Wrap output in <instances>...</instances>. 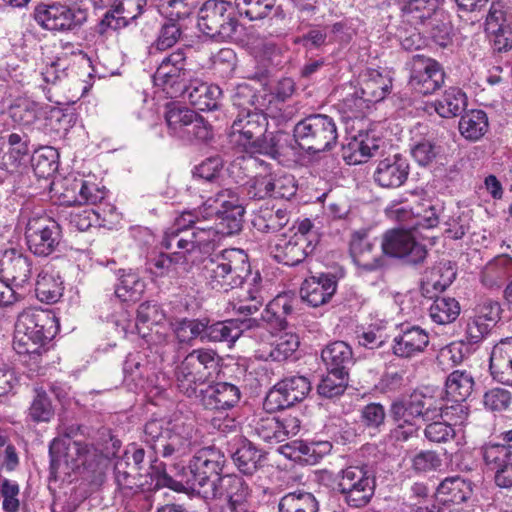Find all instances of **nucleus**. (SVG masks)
Listing matches in <instances>:
<instances>
[{
    "label": "nucleus",
    "mask_w": 512,
    "mask_h": 512,
    "mask_svg": "<svg viewBox=\"0 0 512 512\" xmlns=\"http://www.w3.org/2000/svg\"><path fill=\"white\" fill-rule=\"evenodd\" d=\"M28 416L37 423L49 422L54 416L51 400L42 387L34 388V397L29 407Z\"/></svg>",
    "instance_id": "58"
},
{
    "label": "nucleus",
    "mask_w": 512,
    "mask_h": 512,
    "mask_svg": "<svg viewBox=\"0 0 512 512\" xmlns=\"http://www.w3.org/2000/svg\"><path fill=\"white\" fill-rule=\"evenodd\" d=\"M263 454L253 443L243 442L232 454V459L239 469L245 475H252L260 466Z\"/></svg>",
    "instance_id": "48"
},
{
    "label": "nucleus",
    "mask_w": 512,
    "mask_h": 512,
    "mask_svg": "<svg viewBox=\"0 0 512 512\" xmlns=\"http://www.w3.org/2000/svg\"><path fill=\"white\" fill-rule=\"evenodd\" d=\"M232 103L238 109V113L261 110L265 106V99L258 95L248 84L237 85L232 95Z\"/></svg>",
    "instance_id": "52"
},
{
    "label": "nucleus",
    "mask_w": 512,
    "mask_h": 512,
    "mask_svg": "<svg viewBox=\"0 0 512 512\" xmlns=\"http://www.w3.org/2000/svg\"><path fill=\"white\" fill-rule=\"evenodd\" d=\"M127 459H118L114 465L115 480L119 489L126 495L142 490L144 485L140 471H132Z\"/></svg>",
    "instance_id": "47"
},
{
    "label": "nucleus",
    "mask_w": 512,
    "mask_h": 512,
    "mask_svg": "<svg viewBox=\"0 0 512 512\" xmlns=\"http://www.w3.org/2000/svg\"><path fill=\"white\" fill-rule=\"evenodd\" d=\"M473 489L470 481L459 476L443 480L437 487L436 496L443 503L460 504L468 500Z\"/></svg>",
    "instance_id": "34"
},
{
    "label": "nucleus",
    "mask_w": 512,
    "mask_h": 512,
    "mask_svg": "<svg viewBox=\"0 0 512 512\" xmlns=\"http://www.w3.org/2000/svg\"><path fill=\"white\" fill-rule=\"evenodd\" d=\"M50 469L55 474L64 464L67 467L83 466L95 472L109 457L110 453H104L93 444L80 440L69 441L54 439L49 447Z\"/></svg>",
    "instance_id": "8"
},
{
    "label": "nucleus",
    "mask_w": 512,
    "mask_h": 512,
    "mask_svg": "<svg viewBox=\"0 0 512 512\" xmlns=\"http://www.w3.org/2000/svg\"><path fill=\"white\" fill-rule=\"evenodd\" d=\"M267 298V292L263 285L262 278L257 272L248 283V288L243 298L233 304V310L240 314H254L263 305Z\"/></svg>",
    "instance_id": "35"
},
{
    "label": "nucleus",
    "mask_w": 512,
    "mask_h": 512,
    "mask_svg": "<svg viewBox=\"0 0 512 512\" xmlns=\"http://www.w3.org/2000/svg\"><path fill=\"white\" fill-rule=\"evenodd\" d=\"M58 153L52 147L41 148L31 159L32 167L38 178H49L58 169Z\"/></svg>",
    "instance_id": "56"
},
{
    "label": "nucleus",
    "mask_w": 512,
    "mask_h": 512,
    "mask_svg": "<svg viewBox=\"0 0 512 512\" xmlns=\"http://www.w3.org/2000/svg\"><path fill=\"white\" fill-rule=\"evenodd\" d=\"M136 4L132 0L121 2L112 11H107L100 22L96 25L95 31L103 36L109 30H118L126 27L131 20L135 19L134 15H124V10L134 7Z\"/></svg>",
    "instance_id": "46"
},
{
    "label": "nucleus",
    "mask_w": 512,
    "mask_h": 512,
    "mask_svg": "<svg viewBox=\"0 0 512 512\" xmlns=\"http://www.w3.org/2000/svg\"><path fill=\"white\" fill-rule=\"evenodd\" d=\"M0 274L16 287H23L32 275L30 258L16 249H6L0 253Z\"/></svg>",
    "instance_id": "24"
},
{
    "label": "nucleus",
    "mask_w": 512,
    "mask_h": 512,
    "mask_svg": "<svg viewBox=\"0 0 512 512\" xmlns=\"http://www.w3.org/2000/svg\"><path fill=\"white\" fill-rule=\"evenodd\" d=\"M28 143L29 138L26 134L11 133L8 136L9 151L3 156L0 165L6 170L17 169L22 159L29 153Z\"/></svg>",
    "instance_id": "50"
},
{
    "label": "nucleus",
    "mask_w": 512,
    "mask_h": 512,
    "mask_svg": "<svg viewBox=\"0 0 512 512\" xmlns=\"http://www.w3.org/2000/svg\"><path fill=\"white\" fill-rule=\"evenodd\" d=\"M293 139L300 149L309 154L329 151L337 143V126L328 115L312 114L295 124Z\"/></svg>",
    "instance_id": "7"
},
{
    "label": "nucleus",
    "mask_w": 512,
    "mask_h": 512,
    "mask_svg": "<svg viewBox=\"0 0 512 512\" xmlns=\"http://www.w3.org/2000/svg\"><path fill=\"white\" fill-rule=\"evenodd\" d=\"M239 388L228 382H218L206 390L204 403L213 410H228L234 407L240 400Z\"/></svg>",
    "instance_id": "31"
},
{
    "label": "nucleus",
    "mask_w": 512,
    "mask_h": 512,
    "mask_svg": "<svg viewBox=\"0 0 512 512\" xmlns=\"http://www.w3.org/2000/svg\"><path fill=\"white\" fill-rule=\"evenodd\" d=\"M58 331V321L50 311L29 309L17 319L13 348L19 355H28L35 362L43 352V346Z\"/></svg>",
    "instance_id": "4"
},
{
    "label": "nucleus",
    "mask_w": 512,
    "mask_h": 512,
    "mask_svg": "<svg viewBox=\"0 0 512 512\" xmlns=\"http://www.w3.org/2000/svg\"><path fill=\"white\" fill-rule=\"evenodd\" d=\"M349 375L327 371L317 386V392L325 398H333L342 395L348 385Z\"/></svg>",
    "instance_id": "61"
},
{
    "label": "nucleus",
    "mask_w": 512,
    "mask_h": 512,
    "mask_svg": "<svg viewBox=\"0 0 512 512\" xmlns=\"http://www.w3.org/2000/svg\"><path fill=\"white\" fill-rule=\"evenodd\" d=\"M223 169V162L219 157H210L194 168L193 177L196 189L204 184H216Z\"/></svg>",
    "instance_id": "55"
},
{
    "label": "nucleus",
    "mask_w": 512,
    "mask_h": 512,
    "mask_svg": "<svg viewBox=\"0 0 512 512\" xmlns=\"http://www.w3.org/2000/svg\"><path fill=\"white\" fill-rule=\"evenodd\" d=\"M430 343L429 333L418 325L401 324L391 342L392 354L400 359H412L423 353Z\"/></svg>",
    "instance_id": "21"
},
{
    "label": "nucleus",
    "mask_w": 512,
    "mask_h": 512,
    "mask_svg": "<svg viewBox=\"0 0 512 512\" xmlns=\"http://www.w3.org/2000/svg\"><path fill=\"white\" fill-rule=\"evenodd\" d=\"M311 391L310 380L301 375H292L279 381L267 394L264 406L267 410H281L306 398Z\"/></svg>",
    "instance_id": "18"
},
{
    "label": "nucleus",
    "mask_w": 512,
    "mask_h": 512,
    "mask_svg": "<svg viewBox=\"0 0 512 512\" xmlns=\"http://www.w3.org/2000/svg\"><path fill=\"white\" fill-rule=\"evenodd\" d=\"M456 277V271L450 261H441L425 272L421 289L424 294L432 290L442 292L449 287Z\"/></svg>",
    "instance_id": "33"
},
{
    "label": "nucleus",
    "mask_w": 512,
    "mask_h": 512,
    "mask_svg": "<svg viewBox=\"0 0 512 512\" xmlns=\"http://www.w3.org/2000/svg\"><path fill=\"white\" fill-rule=\"evenodd\" d=\"M245 321L230 319L211 323L206 318L205 341L234 343L243 333Z\"/></svg>",
    "instance_id": "36"
},
{
    "label": "nucleus",
    "mask_w": 512,
    "mask_h": 512,
    "mask_svg": "<svg viewBox=\"0 0 512 512\" xmlns=\"http://www.w3.org/2000/svg\"><path fill=\"white\" fill-rule=\"evenodd\" d=\"M25 238L33 254L47 257L56 251L61 242V226L48 216L33 217L27 223Z\"/></svg>",
    "instance_id": "15"
},
{
    "label": "nucleus",
    "mask_w": 512,
    "mask_h": 512,
    "mask_svg": "<svg viewBox=\"0 0 512 512\" xmlns=\"http://www.w3.org/2000/svg\"><path fill=\"white\" fill-rule=\"evenodd\" d=\"M337 486L348 506L361 508L374 495L376 477L367 465H350L339 472Z\"/></svg>",
    "instance_id": "11"
},
{
    "label": "nucleus",
    "mask_w": 512,
    "mask_h": 512,
    "mask_svg": "<svg viewBox=\"0 0 512 512\" xmlns=\"http://www.w3.org/2000/svg\"><path fill=\"white\" fill-rule=\"evenodd\" d=\"M381 247L384 254L405 260L409 264L424 261L427 255L425 245L418 242L411 230L392 229L383 235Z\"/></svg>",
    "instance_id": "17"
},
{
    "label": "nucleus",
    "mask_w": 512,
    "mask_h": 512,
    "mask_svg": "<svg viewBox=\"0 0 512 512\" xmlns=\"http://www.w3.org/2000/svg\"><path fill=\"white\" fill-rule=\"evenodd\" d=\"M145 290V283L133 272H127L120 276L115 287V295L122 301H136L140 299Z\"/></svg>",
    "instance_id": "54"
},
{
    "label": "nucleus",
    "mask_w": 512,
    "mask_h": 512,
    "mask_svg": "<svg viewBox=\"0 0 512 512\" xmlns=\"http://www.w3.org/2000/svg\"><path fill=\"white\" fill-rule=\"evenodd\" d=\"M193 422L182 417L166 421L151 419L143 429V441L163 458L178 460L189 454L196 444Z\"/></svg>",
    "instance_id": "2"
},
{
    "label": "nucleus",
    "mask_w": 512,
    "mask_h": 512,
    "mask_svg": "<svg viewBox=\"0 0 512 512\" xmlns=\"http://www.w3.org/2000/svg\"><path fill=\"white\" fill-rule=\"evenodd\" d=\"M445 73L442 66L434 59L415 55L411 61L409 85L419 94L429 95L444 84Z\"/></svg>",
    "instance_id": "19"
},
{
    "label": "nucleus",
    "mask_w": 512,
    "mask_h": 512,
    "mask_svg": "<svg viewBox=\"0 0 512 512\" xmlns=\"http://www.w3.org/2000/svg\"><path fill=\"white\" fill-rule=\"evenodd\" d=\"M181 215L176 218L173 227L169 228L162 239L161 245L167 250H173L172 253H179V255H187L189 259H195L193 257V244L189 239V231L186 230L192 225H180L179 220Z\"/></svg>",
    "instance_id": "37"
},
{
    "label": "nucleus",
    "mask_w": 512,
    "mask_h": 512,
    "mask_svg": "<svg viewBox=\"0 0 512 512\" xmlns=\"http://www.w3.org/2000/svg\"><path fill=\"white\" fill-rule=\"evenodd\" d=\"M305 241L302 236H281L270 246V253L277 262L296 266L314 251L305 244Z\"/></svg>",
    "instance_id": "26"
},
{
    "label": "nucleus",
    "mask_w": 512,
    "mask_h": 512,
    "mask_svg": "<svg viewBox=\"0 0 512 512\" xmlns=\"http://www.w3.org/2000/svg\"><path fill=\"white\" fill-rule=\"evenodd\" d=\"M349 251L353 262L365 272L376 271L385 264L384 252L378 248L377 239L371 237L366 230L352 234Z\"/></svg>",
    "instance_id": "20"
},
{
    "label": "nucleus",
    "mask_w": 512,
    "mask_h": 512,
    "mask_svg": "<svg viewBox=\"0 0 512 512\" xmlns=\"http://www.w3.org/2000/svg\"><path fill=\"white\" fill-rule=\"evenodd\" d=\"M205 201L201 206L184 211L179 220L180 225H193L201 220L216 217V226L222 236H229L241 231L244 222L245 209L237 194L231 189H222L214 196H200Z\"/></svg>",
    "instance_id": "3"
},
{
    "label": "nucleus",
    "mask_w": 512,
    "mask_h": 512,
    "mask_svg": "<svg viewBox=\"0 0 512 512\" xmlns=\"http://www.w3.org/2000/svg\"><path fill=\"white\" fill-rule=\"evenodd\" d=\"M378 148L379 145L374 137H370L368 134H359L349 142L343 157L349 165L361 164L372 157Z\"/></svg>",
    "instance_id": "39"
},
{
    "label": "nucleus",
    "mask_w": 512,
    "mask_h": 512,
    "mask_svg": "<svg viewBox=\"0 0 512 512\" xmlns=\"http://www.w3.org/2000/svg\"><path fill=\"white\" fill-rule=\"evenodd\" d=\"M241 13L249 20H262L270 15L278 16L281 13V6L277 0H235Z\"/></svg>",
    "instance_id": "49"
},
{
    "label": "nucleus",
    "mask_w": 512,
    "mask_h": 512,
    "mask_svg": "<svg viewBox=\"0 0 512 512\" xmlns=\"http://www.w3.org/2000/svg\"><path fill=\"white\" fill-rule=\"evenodd\" d=\"M489 368L494 379L512 386V337L502 339L493 347Z\"/></svg>",
    "instance_id": "29"
},
{
    "label": "nucleus",
    "mask_w": 512,
    "mask_h": 512,
    "mask_svg": "<svg viewBox=\"0 0 512 512\" xmlns=\"http://www.w3.org/2000/svg\"><path fill=\"white\" fill-rule=\"evenodd\" d=\"M195 75L196 72L188 67L185 51L177 49L161 60L153 81L167 96L178 98L185 93V87Z\"/></svg>",
    "instance_id": "12"
},
{
    "label": "nucleus",
    "mask_w": 512,
    "mask_h": 512,
    "mask_svg": "<svg viewBox=\"0 0 512 512\" xmlns=\"http://www.w3.org/2000/svg\"><path fill=\"white\" fill-rule=\"evenodd\" d=\"M460 314V305L455 298L437 297L429 308L434 323L446 325L454 322Z\"/></svg>",
    "instance_id": "51"
},
{
    "label": "nucleus",
    "mask_w": 512,
    "mask_h": 512,
    "mask_svg": "<svg viewBox=\"0 0 512 512\" xmlns=\"http://www.w3.org/2000/svg\"><path fill=\"white\" fill-rule=\"evenodd\" d=\"M391 78L378 70H367L361 81V98L365 102L382 101L391 91Z\"/></svg>",
    "instance_id": "32"
},
{
    "label": "nucleus",
    "mask_w": 512,
    "mask_h": 512,
    "mask_svg": "<svg viewBox=\"0 0 512 512\" xmlns=\"http://www.w3.org/2000/svg\"><path fill=\"white\" fill-rule=\"evenodd\" d=\"M288 134L282 131H278L275 134L264 136L254 146V149L250 154H264L274 159L279 158L285 154L283 142L287 141Z\"/></svg>",
    "instance_id": "63"
},
{
    "label": "nucleus",
    "mask_w": 512,
    "mask_h": 512,
    "mask_svg": "<svg viewBox=\"0 0 512 512\" xmlns=\"http://www.w3.org/2000/svg\"><path fill=\"white\" fill-rule=\"evenodd\" d=\"M206 318H181L172 323V331L180 344L192 345L200 339L205 342Z\"/></svg>",
    "instance_id": "40"
},
{
    "label": "nucleus",
    "mask_w": 512,
    "mask_h": 512,
    "mask_svg": "<svg viewBox=\"0 0 512 512\" xmlns=\"http://www.w3.org/2000/svg\"><path fill=\"white\" fill-rule=\"evenodd\" d=\"M9 113L14 122L29 126L39 119L41 106L34 101L21 99L10 107Z\"/></svg>",
    "instance_id": "60"
},
{
    "label": "nucleus",
    "mask_w": 512,
    "mask_h": 512,
    "mask_svg": "<svg viewBox=\"0 0 512 512\" xmlns=\"http://www.w3.org/2000/svg\"><path fill=\"white\" fill-rule=\"evenodd\" d=\"M228 8H231L228 1L207 0L199 11V30L217 42L232 39L238 28V21L227 12Z\"/></svg>",
    "instance_id": "13"
},
{
    "label": "nucleus",
    "mask_w": 512,
    "mask_h": 512,
    "mask_svg": "<svg viewBox=\"0 0 512 512\" xmlns=\"http://www.w3.org/2000/svg\"><path fill=\"white\" fill-rule=\"evenodd\" d=\"M219 365V356L213 349L192 350L177 367L178 388L188 397L195 395L198 385L204 384Z\"/></svg>",
    "instance_id": "10"
},
{
    "label": "nucleus",
    "mask_w": 512,
    "mask_h": 512,
    "mask_svg": "<svg viewBox=\"0 0 512 512\" xmlns=\"http://www.w3.org/2000/svg\"><path fill=\"white\" fill-rule=\"evenodd\" d=\"M252 222L258 231L275 233L288 224L289 214L286 209L261 208Z\"/></svg>",
    "instance_id": "43"
},
{
    "label": "nucleus",
    "mask_w": 512,
    "mask_h": 512,
    "mask_svg": "<svg viewBox=\"0 0 512 512\" xmlns=\"http://www.w3.org/2000/svg\"><path fill=\"white\" fill-rule=\"evenodd\" d=\"M35 292L41 302L56 303L62 296V281L59 276L42 270L36 279Z\"/></svg>",
    "instance_id": "44"
},
{
    "label": "nucleus",
    "mask_w": 512,
    "mask_h": 512,
    "mask_svg": "<svg viewBox=\"0 0 512 512\" xmlns=\"http://www.w3.org/2000/svg\"><path fill=\"white\" fill-rule=\"evenodd\" d=\"M409 170L408 160L400 154H394L377 162L373 179L380 187L398 188L406 182Z\"/></svg>",
    "instance_id": "23"
},
{
    "label": "nucleus",
    "mask_w": 512,
    "mask_h": 512,
    "mask_svg": "<svg viewBox=\"0 0 512 512\" xmlns=\"http://www.w3.org/2000/svg\"><path fill=\"white\" fill-rule=\"evenodd\" d=\"M192 117H195L193 110L175 104L167 105L165 120L169 134L180 139Z\"/></svg>",
    "instance_id": "57"
},
{
    "label": "nucleus",
    "mask_w": 512,
    "mask_h": 512,
    "mask_svg": "<svg viewBox=\"0 0 512 512\" xmlns=\"http://www.w3.org/2000/svg\"><path fill=\"white\" fill-rule=\"evenodd\" d=\"M466 106L467 96L457 87L448 88L443 96L435 102V110L443 118H452L460 115Z\"/></svg>",
    "instance_id": "42"
},
{
    "label": "nucleus",
    "mask_w": 512,
    "mask_h": 512,
    "mask_svg": "<svg viewBox=\"0 0 512 512\" xmlns=\"http://www.w3.org/2000/svg\"><path fill=\"white\" fill-rule=\"evenodd\" d=\"M298 300L289 294H279L268 302L261 314V320L273 330H285L288 319L295 312Z\"/></svg>",
    "instance_id": "27"
},
{
    "label": "nucleus",
    "mask_w": 512,
    "mask_h": 512,
    "mask_svg": "<svg viewBox=\"0 0 512 512\" xmlns=\"http://www.w3.org/2000/svg\"><path fill=\"white\" fill-rule=\"evenodd\" d=\"M226 501L227 512H247L251 509L252 489L237 475H224L217 487L215 498Z\"/></svg>",
    "instance_id": "22"
},
{
    "label": "nucleus",
    "mask_w": 512,
    "mask_h": 512,
    "mask_svg": "<svg viewBox=\"0 0 512 512\" xmlns=\"http://www.w3.org/2000/svg\"><path fill=\"white\" fill-rule=\"evenodd\" d=\"M481 454L486 466L496 471L498 468L512 459V452L505 444L487 443L482 446Z\"/></svg>",
    "instance_id": "62"
},
{
    "label": "nucleus",
    "mask_w": 512,
    "mask_h": 512,
    "mask_svg": "<svg viewBox=\"0 0 512 512\" xmlns=\"http://www.w3.org/2000/svg\"><path fill=\"white\" fill-rule=\"evenodd\" d=\"M512 267L503 254L486 264L482 271V283L488 287L500 286L511 274Z\"/></svg>",
    "instance_id": "53"
},
{
    "label": "nucleus",
    "mask_w": 512,
    "mask_h": 512,
    "mask_svg": "<svg viewBox=\"0 0 512 512\" xmlns=\"http://www.w3.org/2000/svg\"><path fill=\"white\" fill-rule=\"evenodd\" d=\"M321 358L327 371L346 375H349V370L355 363L352 348L344 341H334L326 345L321 352Z\"/></svg>",
    "instance_id": "30"
},
{
    "label": "nucleus",
    "mask_w": 512,
    "mask_h": 512,
    "mask_svg": "<svg viewBox=\"0 0 512 512\" xmlns=\"http://www.w3.org/2000/svg\"><path fill=\"white\" fill-rule=\"evenodd\" d=\"M222 90L217 85L208 84L195 75L185 87L183 99L200 111H213L220 107Z\"/></svg>",
    "instance_id": "25"
},
{
    "label": "nucleus",
    "mask_w": 512,
    "mask_h": 512,
    "mask_svg": "<svg viewBox=\"0 0 512 512\" xmlns=\"http://www.w3.org/2000/svg\"><path fill=\"white\" fill-rule=\"evenodd\" d=\"M33 19L43 30L67 34L83 27L88 20V10L62 1L41 2L34 7Z\"/></svg>",
    "instance_id": "9"
},
{
    "label": "nucleus",
    "mask_w": 512,
    "mask_h": 512,
    "mask_svg": "<svg viewBox=\"0 0 512 512\" xmlns=\"http://www.w3.org/2000/svg\"><path fill=\"white\" fill-rule=\"evenodd\" d=\"M203 274L211 289L229 292L251 276L249 257L242 249L222 250L204 260Z\"/></svg>",
    "instance_id": "5"
},
{
    "label": "nucleus",
    "mask_w": 512,
    "mask_h": 512,
    "mask_svg": "<svg viewBox=\"0 0 512 512\" xmlns=\"http://www.w3.org/2000/svg\"><path fill=\"white\" fill-rule=\"evenodd\" d=\"M473 388L474 378L466 370H455L446 379V395L453 402H466L472 394Z\"/></svg>",
    "instance_id": "38"
},
{
    "label": "nucleus",
    "mask_w": 512,
    "mask_h": 512,
    "mask_svg": "<svg viewBox=\"0 0 512 512\" xmlns=\"http://www.w3.org/2000/svg\"><path fill=\"white\" fill-rule=\"evenodd\" d=\"M424 429L425 438L432 443H448L456 436L452 423L444 419L430 420Z\"/></svg>",
    "instance_id": "64"
},
{
    "label": "nucleus",
    "mask_w": 512,
    "mask_h": 512,
    "mask_svg": "<svg viewBox=\"0 0 512 512\" xmlns=\"http://www.w3.org/2000/svg\"><path fill=\"white\" fill-rule=\"evenodd\" d=\"M251 111L238 113L229 133L230 143L247 153H251L254 146L264 136L268 125L267 116L263 113V109Z\"/></svg>",
    "instance_id": "16"
},
{
    "label": "nucleus",
    "mask_w": 512,
    "mask_h": 512,
    "mask_svg": "<svg viewBox=\"0 0 512 512\" xmlns=\"http://www.w3.org/2000/svg\"><path fill=\"white\" fill-rule=\"evenodd\" d=\"M279 512H318L319 502L316 497L304 490L285 494L278 503Z\"/></svg>",
    "instance_id": "41"
},
{
    "label": "nucleus",
    "mask_w": 512,
    "mask_h": 512,
    "mask_svg": "<svg viewBox=\"0 0 512 512\" xmlns=\"http://www.w3.org/2000/svg\"><path fill=\"white\" fill-rule=\"evenodd\" d=\"M249 425L253 433L265 442L278 443L297 435L301 421L295 415L279 416L263 411L255 414Z\"/></svg>",
    "instance_id": "14"
},
{
    "label": "nucleus",
    "mask_w": 512,
    "mask_h": 512,
    "mask_svg": "<svg viewBox=\"0 0 512 512\" xmlns=\"http://www.w3.org/2000/svg\"><path fill=\"white\" fill-rule=\"evenodd\" d=\"M225 463V455L219 449L204 447L190 460L188 469L173 464L174 475L169 474L164 467H156V486L177 492L192 490L204 498H215Z\"/></svg>",
    "instance_id": "1"
},
{
    "label": "nucleus",
    "mask_w": 512,
    "mask_h": 512,
    "mask_svg": "<svg viewBox=\"0 0 512 512\" xmlns=\"http://www.w3.org/2000/svg\"><path fill=\"white\" fill-rule=\"evenodd\" d=\"M434 400L420 392H413L408 398L394 400L389 408L395 427L389 437L394 442H406L415 437L419 426L415 420L421 418L425 422L435 419Z\"/></svg>",
    "instance_id": "6"
},
{
    "label": "nucleus",
    "mask_w": 512,
    "mask_h": 512,
    "mask_svg": "<svg viewBox=\"0 0 512 512\" xmlns=\"http://www.w3.org/2000/svg\"><path fill=\"white\" fill-rule=\"evenodd\" d=\"M198 5V0H159V11L170 21L188 18Z\"/></svg>",
    "instance_id": "59"
},
{
    "label": "nucleus",
    "mask_w": 512,
    "mask_h": 512,
    "mask_svg": "<svg viewBox=\"0 0 512 512\" xmlns=\"http://www.w3.org/2000/svg\"><path fill=\"white\" fill-rule=\"evenodd\" d=\"M488 130V117L483 110L474 109L465 113L459 121V131L468 140L476 141Z\"/></svg>",
    "instance_id": "45"
},
{
    "label": "nucleus",
    "mask_w": 512,
    "mask_h": 512,
    "mask_svg": "<svg viewBox=\"0 0 512 512\" xmlns=\"http://www.w3.org/2000/svg\"><path fill=\"white\" fill-rule=\"evenodd\" d=\"M337 282L332 275L322 274L319 277L305 279L300 288L303 301L312 307L326 304L336 292Z\"/></svg>",
    "instance_id": "28"
}]
</instances>
